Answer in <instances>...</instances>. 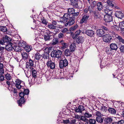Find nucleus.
I'll use <instances>...</instances> for the list:
<instances>
[{"label": "nucleus", "mask_w": 124, "mask_h": 124, "mask_svg": "<svg viewBox=\"0 0 124 124\" xmlns=\"http://www.w3.org/2000/svg\"><path fill=\"white\" fill-rule=\"evenodd\" d=\"M19 96L21 98L19 100H18L17 101V102L18 104V105L20 107H22V105L24 104L25 101V99L26 97H24L25 96V94L23 92H21L19 93Z\"/></svg>", "instance_id": "1"}, {"label": "nucleus", "mask_w": 124, "mask_h": 124, "mask_svg": "<svg viewBox=\"0 0 124 124\" xmlns=\"http://www.w3.org/2000/svg\"><path fill=\"white\" fill-rule=\"evenodd\" d=\"M62 52L61 51L59 50H55L52 51L51 53V56L53 58H57L58 59H61V54Z\"/></svg>", "instance_id": "2"}, {"label": "nucleus", "mask_w": 124, "mask_h": 124, "mask_svg": "<svg viewBox=\"0 0 124 124\" xmlns=\"http://www.w3.org/2000/svg\"><path fill=\"white\" fill-rule=\"evenodd\" d=\"M12 40V39L7 35H6L1 39H0V44L5 45L7 43Z\"/></svg>", "instance_id": "3"}, {"label": "nucleus", "mask_w": 124, "mask_h": 124, "mask_svg": "<svg viewBox=\"0 0 124 124\" xmlns=\"http://www.w3.org/2000/svg\"><path fill=\"white\" fill-rule=\"evenodd\" d=\"M15 83V86L18 90L20 89L25 85L24 83L18 79H16Z\"/></svg>", "instance_id": "4"}, {"label": "nucleus", "mask_w": 124, "mask_h": 124, "mask_svg": "<svg viewBox=\"0 0 124 124\" xmlns=\"http://www.w3.org/2000/svg\"><path fill=\"white\" fill-rule=\"evenodd\" d=\"M103 41L108 43H110L113 41L112 36L109 34H106L103 37Z\"/></svg>", "instance_id": "5"}, {"label": "nucleus", "mask_w": 124, "mask_h": 124, "mask_svg": "<svg viewBox=\"0 0 124 124\" xmlns=\"http://www.w3.org/2000/svg\"><path fill=\"white\" fill-rule=\"evenodd\" d=\"M68 62L67 60L66 59L60 61L59 62V67L60 69H62L67 66Z\"/></svg>", "instance_id": "6"}, {"label": "nucleus", "mask_w": 124, "mask_h": 124, "mask_svg": "<svg viewBox=\"0 0 124 124\" xmlns=\"http://www.w3.org/2000/svg\"><path fill=\"white\" fill-rule=\"evenodd\" d=\"M75 17L74 16H71L68 20V22L64 24L65 26H67L68 25L70 26L73 25L75 22Z\"/></svg>", "instance_id": "7"}, {"label": "nucleus", "mask_w": 124, "mask_h": 124, "mask_svg": "<svg viewBox=\"0 0 124 124\" xmlns=\"http://www.w3.org/2000/svg\"><path fill=\"white\" fill-rule=\"evenodd\" d=\"M112 33L113 34V37H115L120 42L122 43L123 44H124V39L122 38V37L118 35L113 31L112 32Z\"/></svg>", "instance_id": "8"}, {"label": "nucleus", "mask_w": 124, "mask_h": 124, "mask_svg": "<svg viewBox=\"0 0 124 124\" xmlns=\"http://www.w3.org/2000/svg\"><path fill=\"white\" fill-rule=\"evenodd\" d=\"M46 64L47 67L53 70L55 67V63L53 62L51 60L48 61L47 62Z\"/></svg>", "instance_id": "9"}, {"label": "nucleus", "mask_w": 124, "mask_h": 124, "mask_svg": "<svg viewBox=\"0 0 124 124\" xmlns=\"http://www.w3.org/2000/svg\"><path fill=\"white\" fill-rule=\"evenodd\" d=\"M13 44L10 41L9 42L5 45L6 46V49L7 51H11L12 50L13 48Z\"/></svg>", "instance_id": "10"}, {"label": "nucleus", "mask_w": 124, "mask_h": 124, "mask_svg": "<svg viewBox=\"0 0 124 124\" xmlns=\"http://www.w3.org/2000/svg\"><path fill=\"white\" fill-rule=\"evenodd\" d=\"M0 31L3 32H6L8 34H10L11 33L10 30H8L7 27L5 26H1L0 27Z\"/></svg>", "instance_id": "11"}, {"label": "nucleus", "mask_w": 124, "mask_h": 124, "mask_svg": "<svg viewBox=\"0 0 124 124\" xmlns=\"http://www.w3.org/2000/svg\"><path fill=\"white\" fill-rule=\"evenodd\" d=\"M89 16L85 15L82 16L81 19L80 20V23L81 24L83 23H87V21L89 18Z\"/></svg>", "instance_id": "12"}, {"label": "nucleus", "mask_w": 124, "mask_h": 124, "mask_svg": "<svg viewBox=\"0 0 124 124\" xmlns=\"http://www.w3.org/2000/svg\"><path fill=\"white\" fill-rule=\"evenodd\" d=\"M104 19L106 22H111L112 21V17L111 15H105L104 16Z\"/></svg>", "instance_id": "13"}, {"label": "nucleus", "mask_w": 124, "mask_h": 124, "mask_svg": "<svg viewBox=\"0 0 124 124\" xmlns=\"http://www.w3.org/2000/svg\"><path fill=\"white\" fill-rule=\"evenodd\" d=\"M124 12L118 11H116L115 13V16L118 18L121 19L124 16Z\"/></svg>", "instance_id": "14"}, {"label": "nucleus", "mask_w": 124, "mask_h": 124, "mask_svg": "<svg viewBox=\"0 0 124 124\" xmlns=\"http://www.w3.org/2000/svg\"><path fill=\"white\" fill-rule=\"evenodd\" d=\"M85 33L88 36L92 37L94 35V32L92 30H87L85 32Z\"/></svg>", "instance_id": "15"}, {"label": "nucleus", "mask_w": 124, "mask_h": 124, "mask_svg": "<svg viewBox=\"0 0 124 124\" xmlns=\"http://www.w3.org/2000/svg\"><path fill=\"white\" fill-rule=\"evenodd\" d=\"M70 1L71 5L75 7L76 8H78V0H70Z\"/></svg>", "instance_id": "16"}, {"label": "nucleus", "mask_w": 124, "mask_h": 124, "mask_svg": "<svg viewBox=\"0 0 124 124\" xmlns=\"http://www.w3.org/2000/svg\"><path fill=\"white\" fill-rule=\"evenodd\" d=\"M85 110L83 106L80 105L78 108L75 109V111L77 112L82 113V111Z\"/></svg>", "instance_id": "17"}, {"label": "nucleus", "mask_w": 124, "mask_h": 124, "mask_svg": "<svg viewBox=\"0 0 124 124\" xmlns=\"http://www.w3.org/2000/svg\"><path fill=\"white\" fill-rule=\"evenodd\" d=\"M97 35L99 37L103 36L104 35V32L102 29L97 30L96 31Z\"/></svg>", "instance_id": "18"}, {"label": "nucleus", "mask_w": 124, "mask_h": 124, "mask_svg": "<svg viewBox=\"0 0 124 124\" xmlns=\"http://www.w3.org/2000/svg\"><path fill=\"white\" fill-rule=\"evenodd\" d=\"M113 120V119L110 117L105 118L104 121L106 124H110Z\"/></svg>", "instance_id": "19"}, {"label": "nucleus", "mask_w": 124, "mask_h": 124, "mask_svg": "<svg viewBox=\"0 0 124 124\" xmlns=\"http://www.w3.org/2000/svg\"><path fill=\"white\" fill-rule=\"evenodd\" d=\"M81 32V31L80 30H77L73 35L72 38L73 39H76L80 35Z\"/></svg>", "instance_id": "20"}, {"label": "nucleus", "mask_w": 124, "mask_h": 124, "mask_svg": "<svg viewBox=\"0 0 124 124\" xmlns=\"http://www.w3.org/2000/svg\"><path fill=\"white\" fill-rule=\"evenodd\" d=\"M59 43L62 46L61 47V48L62 49H65L66 48L67 43H66L63 40H61L60 41Z\"/></svg>", "instance_id": "21"}, {"label": "nucleus", "mask_w": 124, "mask_h": 124, "mask_svg": "<svg viewBox=\"0 0 124 124\" xmlns=\"http://www.w3.org/2000/svg\"><path fill=\"white\" fill-rule=\"evenodd\" d=\"M50 33L49 32H47L46 34H45V35L44 36V39L45 41H46L48 40H49L50 39V37L51 36L50 35Z\"/></svg>", "instance_id": "22"}, {"label": "nucleus", "mask_w": 124, "mask_h": 124, "mask_svg": "<svg viewBox=\"0 0 124 124\" xmlns=\"http://www.w3.org/2000/svg\"><path fill=\"white\" fill-rule=\"evenodd\" d=\"M110 47L112 50H117L118 47L117 45L115 43H112L110 44Z\"/></svg>", "instance_id": "23"}, {"label": "nucleus", "mask_w": 124, "mask_h": 124, "mask_svg": "<svg viewBox=\"0 0 124 124\" xmlns=\"http://www.w3.org/2000/svg\"><path fill=\"white\" fill-rule=\"evenodd\" d=\"M96 122L95 119L90 118L88 119L87 122L85 123V124H95Z\"/></svg>", "instance_id": "24"}, {"label": "nucleus", "mask_w": 124, "mask_h": 124, "mask_svg": "<svg viewBox=\"0 0 124 124\" xmlns=\"http://www.w3.org/2000/svg\"><path fill=\"white\" fill-rule=\"evenodd\" d=\"M103 3L101 2H98L97 4V9L98 10L100 11L103 8Z\"/></svg>", "instance_id": "25"}, {"label": "nucleus", "mask_w": 124, "mask_h": 124, "mask_svg": "<svg viewBox=\"0 0 124 124\" xmlns=\"http://www.w3.org/2000/svg\"><path fill=\"white\" fill-rule=\"evenodd\" d=\"M76 40V42L78 44L80 43H82L83 42V37L82 36L78 37Z\"/></svg>", "instance_id": "26"}, {"label": "nucleus", "mask_w": 124, "mask_h": 124, "mask_svg": "<svg viewBox=\"0 0 124 124\" xmlns=\"http://www.w3.org/2000/svg\"><path fill=\"white\" fill-rule=\"evenodd\" d=\"M21 55L23 59L24 60L27 59L28 58V54L26 52H23L21 53Z\"/></svg>", "instance_id": "27"}, {"label": "nucleus", "mask_w": 124, "mask_h": 124, "mask_svg": "<svg viewBox=\"0 0 124 124\" xmlns=\"http://www.w3.org/2000/svg\"><path fill=\"white\" fill-rule=\"evenodd\" d=\"M104 9L105 13L106 14V15H112V11L109 9V8Z\"/></svg>", "instance_id": "28"}, {"label": "nucleus", "mask_w": 124, "mask_h": 124, "mask_svg": "<svg viewBox=\"0 0 124 124\" xmlns=\"http://www.w3.org/2000/svg\"><path fill=\"white\" fill-rule=\"evenodd\" d=\"M64 52L65 55L68 56L70 55L72 52L70 49H67L65 50Z\"/></svg>", "instance_id": "29"}, {"label": "nucleus", "mask_w": 124, "mask_h": 124, "mask_svg": "<svg viewBox=\"0 0 124 124\" xmlns=\"http://www.w3.org/2000/svg\"><path fill=\"white\" fill-rule=\"evenodd\" d=\"M60 22L61 23H62L65 24L66 22H67L68 21V19L66 18H65L63 16L61 17L60 18Z\"/></svg>", "instance_id": "30"}, {"label": "nucleus", "mask_w": 124, "mask_h": 124, "mask_svg": "<svg viewBox=\"0 0 124 124\" xmlns=\"http://www.w3.org/2000/svg\"><path fill=\"white\" fill-rule=\"evenodd\" d=\"M42 56L44 59H47L49 58V55L48 52H46L44 53Z\"/></svg>", "instance_id": "31"}, {"label": "nucleus", "mask_w": 124, "mask_h": 124, "mask_svg": "<svg viewBox=\"0 0 124 124\" xmlns=\"http://www.w3.org/2000/svg\"><path fill=\"white\" fill-rule=\"evenodd\" d=\"M34 57L35 59L39 60L42 57V55L40 54L39 53H37L35 54Z\"/></svg>", "instance_id": "32"}, {"label": "nucleus", "mask_w": 124, "mask_h": 124, "mask_svg": "<svg viewBox=\"0 0 124 124\" xmlns=\"http://www.w3.org/2000/svg\"><path fill=\"white\" fill-rule=\"evenodd\" d=\"M108 110L109 113L113 114H115L116 112V110L114 109L109 108L108 109Z\"/></svg>", "instance_id": "33"}, {"label": "nucleus", "mask_w": 124, "mask_h": 124, "mask_svg": "<svg viewBox=\"0 0 124 124\" xmlns=\"http://www.w3.org/2000/svg\"><path fill=\"white\" fill-rule=\"evenodd\" d=\"M13 49L16 52H20L21 50V48L18 46H13Z\"/></svg>", "instance_id": "34"}, {"label": "nucleus", "mask_w": 124, "mask_h": 124, "mask_svg": "<svg viewBox=\"0 0 124 124\" xmlns=\"http://www.w3.org/2000/svg\"><path fill=\"white\" fill-rule=\"evenodd\" d=\"M25 50L27 52H29L32 49V47L29 46H26L24 47Z\"/></svg>", "instance_id": "35"}, {"label": "nucleus", "mask_w": 124, "mask_h": 124, "mask_svg": "<svg viewBox=\"0 0 124 124\" xmlns=\"http://www.w3.org/2000/svg\"><path fill=\"white\" fill-rule=\"evenodd\" d=\"M96 120L98 123H101L103 122V119L101 116H98L96 117Z\"/></svg>", "instance_id": "36"}, {"label": "nucleus", "mask_w": 124, "mask_h": 124, "mask_svg": "<svg viewBox=\"0 0 124 124\" xmlns=\"http://www.w3.org/2000/svg\"><path fill=\"white\" fill-rule=\"evenodd\" d=\"M119 28L121 31H123L124 29V21L121 22L119 24Z\"/></svg>", "instance_id": "37"}, {"label": "nucleus", "mask_w": 124, "mask_h": 124, "mask_svg": "<svg viewBox=\"0 0 124 124\" xmlns=\"http://www.w3.org/2000/svg\"><path fill=\"white\" fill-rule=\"evenodd\" d=\"M52 43L53 45H55L59 43V40L57 38H54L53 39Z\"/></svg>", "instance_id": "38"}, {"label": "nucleus", "mask_w": 124, "mask_h": 124, "mask_svg": "<svg viewBox=\"0 0 124 124\" xmlns=\"http://www.w3.org/2000/svg\"><path fill=\"white\" fill-rule=\"evenodd\" d=\"M75 9L73 8H70L68 9V14L72 15L74 12Z\"/></svg>", "instance_id": "39"}, {"label": "nucleus", "mask_w": 124, "mask_h": 124, "mask_svg": "<svg viewBox=\"0 0 124 124\" xmlns=\"http://www.w3.org/2000/svg\"><path fill=\"white\" fill-rule=\"evenodd\" d=\"M26 44V42L23 41H20L18 43L19 46L23 47H24L25 46Z\"/></svg>", "instance_id": "40"}, {"label": "nucleus", "mask_w": 124, "mask_h": 124, "mask_svg": "<svg viewBox=\"0 0 124 124\" xmlns=\"http://www.w3.org/2000/svg\"><path fill=\"white\" fill-rule=\"evenodd\" d=\"M80 120L83 121L84 122L86 123L88 120V119L86 118L85 116H81Z\"/></svg>", "instance_id": "41"}, {"label": "nucleus", "mask_w": 124, "mask_h": 124, "mask_svg": "<svg viewBox=\"0 0 124 124\" xmlns=\"http://www.w3.org/2000/svg\"><path fill=\"white\" fill-rule=\"evenodd\" d=\"M93 13L94 15V17L96 18H99L100 17V15L96 11H94L93 12Z\"/></svg>", "instance_id": "42"}, {"label": "nucleus", "mask_w": 124, "mask_h": 124, "mask_svg": "<svg viewBox=\"0 0 124 124\" xmlns=\"http://www.w3.org/2000/svg\"><path fill=\"white\" fill-rule=\"evenodd\" d=\"M32 77L34 78H36L37 73L36 70L34 69H33L32 70Z\"/></svg>", "instance_id": "43"}, {"label": "nucleus", "mask_w": 124, "mask_h": 124, "mask_svg": "<svg viewBox=\"0 0 124 124\" xmlns=\"http://www.w3.org/2000/svg\"><path fill=\"white\" fill-rule=\"evenodd\" d=\"M75 45L74 43H72L71 44L70 46V50L72 52L74 51L75 50Z\"/></svg>", "instance_id": "44"}, {"label": "nucleus", "mask_w": 124, "mask_h": 124, "mask_svg": "<svg viewBox=\"0 0 124 124\" xmlns=\"http://www.w3.org/2000/svg\"><path fill=\"white\" fill-rule=\"evenodd\" d=\"M48 27L50 29H55L56 27L54 26L52 23H50L47 25Z\"/></svg>", "instance_id": "45"}, {"label": "nucleus", "mask_w": 124, "mask_h": 124, "mask_svg": "<svg viewBox=\"0 0 124 124\" xmlns=\"http://www.w3.org/2000/svg\"><path fill=\"white\" fill-rule=\"evenodd\" d=\"M6 78L8 80H10L12 78V77L10 74L7 73L5 75Z\"/></svg>", "instance_id": "46"}, {"label": "nucleus", "mask_w": 124, "mask_h": 124, "mask_svg": "<svg viewBox=\"0 0 124 124\" xmlns=\"http://www.w3.org/2000/svg\"><path fill=\"white\" fill-rule=\"evenodd\" d=\"M70 61L71 62H73L76 59L75 55H72L70 58Z\"/></svg>", "instance_id": "47"}, {"label": "nucleus", "mask_w": 124, "mask_h": 124, "mask_svg": "<svg viewBox=\"0 0 124 124\" xmlns=\"http://www.w3.org/2000/svg\"><path fill=\"white\" fill-rule=\"evenodd\" d=\"M41 23L45 25L47 24L48 22L46 20V19H45L44 18V17H42V18H41Z\"/></svg>", "instance_id": "48"}, {"label": "nucleus", "mask_w": 124, "mask_h": 124, "mask_svg": "<svg viewBox=\"0 0 124 124\" xmlns=\"http://www.w3.org/2000/svg\"><path fill=\"white\" fill-rule=\"evenodd\" d=\"M102 2H103V7L104 8H109V5L106 3V1H103Z\"/></svg>", "instance_id": "49"}, {"label": "nucleus", "mask_w": 124, "mask_h": 124, "mask_svg": "<svg viewBox=\"0 0 124 124\" xmlns=\"http://www.w3.org/2000/svg\"><path fill=\"white\" fill-rule=\"evenodd\" d=\"M84 116L86 118H89L92 117V115L91 114H90L89 112H86L84 114Z\"/></svg>", "instance_id": "50"}, {"label": "nucleus", "mask_w": 124, "mask_h": 124, "mask_svg": "<svg viewBox=\"0 0 124 124\" xmlns=\"http://www.w3.org/2000/svg\"><path fill=\"white\" fill-rule=\"evenodd\" d=\"M78 25L77 24H76L74 26H72L70 28V30L71 31H74L78 27Z\"/></svg>", "instance_id": "51"}, {"label": "nucleus", "mask_w": 124, "mask_h": 124, "mask_svg": "<svg viewBox=\"0 0 124 124\" xmlns=\"http://www.w3.org/2000/svg\"><path fill=\"white\" fill-rule=\"evenodd\" d=\"M27 63L31 66V67L33 66L34 62L31 59L29 60L28 62Z\"/></svg>", "instance_id": "52"}, {"label": "nucleus", "mask_w": 124, "mask_h": 124, "mask_svg": "<svg viewBox=\"0 0 124 124\" xmlns=\"http://www.w3.org/2000/svg\"><path fill=\"white\" fill-rule=\"evenodd\" d=\"M29 90L28 89H25L24 90L23 93L25 95H26L27 98L28 97V95L29 93Z\"/></svg>", "instance_id": "53"}, {"label": "nucleus", "mask_w": 124, "mask_h": 124, "mask_svg": "<svg viewBox=\"0 0 124 124\" xmlns=\"http://www.w3.org/2000/svg\"><path fill=\"white\" fill-rule=\"evenodd\" d=\"M106 3L109 5V7H113L114 6V5L112 3V2L110 1H106Z\"/></svg>", "instance_id": "54"}, {"label": "nucleus", "mask_w": 124, "mask_h": 124, "mask_svg": "<svg viewBox=\"0 0 124 124\" xmlns=\"http://www.w3.org/2000/svg\"><path fill=\"white\" fill-rule=\"evenodd\" d=\"M69 14H64L63 16V17H65V18H67L69 20V19L71 16V15H69Z\"/></svg>", "instance_id": "55"}, {"label": "nucleus", "mask_w": 124, "mask_h": 124, "mask_svg": "<svg viewBox=\"0 0 124 124\" xmlns=\"http://www.w3.org/2000/svg\"><path fill=\"white\" fill-rule=\"evenodd\" d=\"M19 90L18 89H16V88H14L13 90H12V91L14 94H15L16 95L17 94V93H18V90Z\"/></svg>", "instance_id": "56"}, {"label": "nucleus", "mask_w": 124, "mask_h": 124, "mask_svg": "<svg viewBox=\"0 0 124 124\" xmlns=\"http://www.w3.org/2000/svg\"><path fill=\"white\" fill-rule=\"evenodd\" d=\"M121 52L124 53V46L121 45L119 48Z\"/></svg>", "instance_id": "57"}, {"label": "nucleus", "mask_w": 124, "mask_h": 124, "mask_svg": "<svg viewBox=\"0 0 124 124\" xmlns=\"http://www.w3.org/2000/svg\"><path fill=\"white\" fill-rule=\"evenodd\" d=\"M79 14V11H77L76 12H75V11H74V13H73L72 14V16H74V17L75 16H78Z\"/></svg>", "instance_id": "58"}, {"label": "nucleus", "mask_w": 124, "mask_h": 124, "mask_svg": "<svg viewBox=\"0 0 124 124\" xmlns=\"http://www.w3.org/2000/svg\"><path fill=\"white\" fill-rule=\"evenodd\" d=\"M58 37L59 38H62L64 37V35L62 33H60L58 35Z\"/></svg>", "instance_id": "59"}, {"label": "nucleus", "mask_w": 124, "mask_h": 124, "mask_svg": "<svg viewBox=\"0 0 124 124\" xmlns=\"http://www.w3.org/2000/svg\"><path fill=\"white\" fill-rule=\"evenodd\" d=\"M118 124H124V120L121 119L117 121Z\"/></svg>", "instance_id": "60"}, {"label": "nucleus", "mask_w": 124, "mask_h": 124, "mask_svg": "<svg viewBox=\"0 0 124 124\" xmlns=\"http://www.w3.org/2000/svg\"><path fill=\"white\" fill-rule=\"evenodd\" d=\"M88 11H89L90 13H91L92 12H93V9L92 7H89L88 8Z\"/></svg>", "instance_id": "61"}, {"label": "nucleus", "mask_w": 124, "mask_h": 124, "mask_svg": "<svg viewBox=\"0 0 124 124\" xmlns=\"http://www.w3.org/2000/svg\"><path fill=\"white\" fill-rule=\"evenodd\" d=\"M52 23L54 26H55L57 25V23L56 21L52 20L51 22Z\"/></svg>", "instance_id": "62"}, {"label": "nucleus", "mask_w": 124, "mask_h": 124, "mask_svg": "<svg viewBox=\"0 0 124 124\" xmlns=\"http://www.w3.org/2000/svg\"><path fill=\"white\" fill-rule=\"evenodd\" d=\"M96 115L98 116H101V114L100 112L97 111L96 112Z\"/></svg>", "instance_id": "63"}, {"label": "nucleus", "mask_w": 124, "mask_h": 124, "mask_svg": "<svg viewBox=\"0 0 124 124\" xmlns=\"http://www.w3.org/2000/svg\"><path fill=\"white\" fill-rule=\"evenodd\" d=\"M76 120L75 119H73L71 120L70 123V124H76Z\"/></svg>", "instance_id": "64"}]
</instances>
